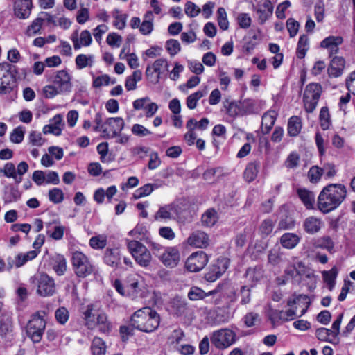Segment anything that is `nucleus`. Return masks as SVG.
<instances>
[{
	"label": "nucleus",
	"mask_w": 355,
	"mask_h": 355,
	"mask_svg": "<svg viewBox=\"0 0 355 355\" xmlns=\"http://www.w3.org/2000/svg\"><path fill=\"white\" fill-rule=\"evenodd\" d=\"M334 245L332 239L328 236L321 237L317 241V247L326 249L329 252L333 250Z\"/></svg>",
	"instance_id": "53"
},
{
	"label": "nucleus",
	"mask_w": 355,
	"mask_h": 355,
	"mask_svg": "<svg viewBox=\"0 0 355 355\" xmlns=\"http://www.w3.org/2000/svg\"><path fill=\"white\" fill-rule=\"evenodd\" d=\"M297 194L302 202L307 209L313 208L315 202V195L313 192L305 189H298Z\"/></svg>",
	"instance_id": "30"
},
{
	"label": "nucleus",
	"mask_w": 355,
	"mask_h": 355,
	"mask_svg": "<svg viewBox=\"0 0 355 355\" xmlns=\"http://www.w3.org/2000/svg\"><path fill=\"white\" fill-rule=\"evenodd\" d=\"M208 262L207 254L202 252L192 253L187 259L185 267L187 270L196 272L201 270Z\"/></svg>",
	"instance_id": "12"
},
{
	"label": "nucleus",
	"mask_w": 355,
	"mask_h": 355,
	"mask_svg": "<svg viewBox=\"0 0 355 355\" xmlns=\"http://www.w3.org/2000/svg\"><path fill=\"white\" fill-rule=\"evenodd\" d=\"M347 189L341 184H330L324 187L318 198V209L328 213L337 208L345 200Z\"/></svg>",
	"instance_id": "1"
},
{
	"label": "nucleus",
	"mask_w": 355,
	"mask_h": 355,
	"mask_svg": "<svg viewBox=\"0 0 355 355\" xmlns=\"http://www.w3.org/2000/svg\"><path fill=\"white\" fill-rule=\"evenodd\" d=\"M320 121L321 128L324 130L329 129L331 125V121L329 110L327 107H323L321 108L320 112Z\"/></svg>",
	"instance_id": "46"
},
{
	"label": "nucleus",
	"mask_w": 355,
	"mask_h": 355,
	"mask_svg": "<svg viewBox=\"0 0 355 355\" xmlns=\"http://www.w3.org/2000/svg\"><path fill=\"white\" fill-rule=\"evenodd\" d=\"M171 307L173 313L178 317L189 318L191 310L188 306L187 300L180 297H175L171 301Z\"/></svg>",
	"instance_id": "15"
},
{
	"label": "nucleus",
	"mask_w": 355,
	"mask_h": 355,
	"mask_svg": "<svg viewBox=\"0 0 355 355\" xmlns=\"http://www.w3.org/2000/svg\"><path fill=\"white\" fill-rule=\"evenodd\" d=\"M227 105H225L227 109V113L230 116H236L237 115L243 114V107H241V101H229L226 100Z\"/></svg>",
	"instance_id": "36"
},
{
	"label": "nucleus",
	"mask_w": 355,
	"mask_h": 355,
	"mask_svg": "<svg viewBox=\"0 0 355 355\" xmlns=\"http://www.w3.org/2000/svg\"><path fill=\"white\" fill-rule=\"evenodd\" d=\"M208 91L207 87H205L202 89H200L195 93L189 95L187 98V106L189 109L193 110L194 109L198 101L204 96H205L207 94Z\"/></svg>",
	"instance_id": "33"
},
{
	"label": "nucleus",
	"mask_w": 355,
	"mask_h": 355,
	"mask_svg": "<svg viewBox=\"0 0 355 355\" xmlns=\"http://www.w3.org/2000/svg\"><path fill=\"white\" fill-rule=\"evenodd\" d=\"M322 168H320L316 166H312L308 172V177L309 180L312 183L318 182L322 175Z\"/></svg>",
	"instance_id": "49"
},
{
	"label": "nucleus",
	"mask_w": 355,
	"mask_h": 355,
	"mask_svg": "<svg viewBox=\"0 0 355 355\" xmlns=\"http://www.w3.org/2000/svg\"><path fill=\"white\" fill-rule=\"evenodd\" d=\"M38 252L36 250H31L25 254L19 253L15 257V266L20 268L28 261L33 260L37 256Z\"/></svg>",
	"instance_id": "35"
},
{
	"label": "nucleus",
	"mask_w": 355,
	"mask_h": 355,
	"mask_svg": "<svg viewBox=\"0 0 355 355\" xmlns=\"http://www.w3.org/2000/svg\"><path fill=\"white\" fill-rule=\"evenodd\" d=\"M103 261L111 267H117L121 262V254L119 248H107L104 252Z\"/></svg>",
	"instance_id": "20"
},
{
	"label": "nucleus",
	"mask_w": 355,
	"mask_h": 355,
	"mask_svg": "<svg viewBox=\"0 0 355 355\" xmlns=\"http://www.w3.org/2000/svg\"><path fill=\"white\" fill-rule=\"evenodd\" d=\"M49 200L55 204L61 203L64 200V193L58 188H53L49 191Z\"/></svg>",
	"instance_id": "47"
},
{
	"label": "nucleus",
	"mask_w": 355,
	"mask_h": 355,
	"mask_svg": "<svg viewBox=\"0 0 355 355\" xmlns=\"http://www.w3.org/2000/svg\"><path fill=\"white\" fill-rule=\"evenodd\" d=\"M161 164V160L158 156V154L155 152L151 153L149 155V162L148 167L150 170H154L159 166Z\"/></svg>",
	"instance_id": "62"
},
{
	"label": "nucleus",
	"mask_w": 355,
	"mask_h": 355,
	"mask_svg": "<svg viewBox=\"0 0 355 355\" xmlns=\"http://www.w3.org/2000/svg\"><path fill=\"white\" fill-rule=\"evenodd\" d=\"M260 24H263L273 13V5L270 0H263L262 3L254 8Z\"/></svg>",
	"instance_id": "16"
},
{
	"label": "nucleus",
	"mask_w": 355,
	"mask_h": 355,
	"mask_svg": "<svg viewBox=\"0 0 355 355\" xmlns=\"http://www.w3.org/2000/svg\"><path fill=\"white\" fill-rule=\"evenodd\" d=\"M89 244L93 249H103L107 245V237L105 235L92 236L89 239Z\"/></svg>",
	"instance_id": "42"
},
{
	"label": "nucleus",
	"mask_w": 355,
	"mask_h": 355,
	"mask_svg": "<svg viewBox=\"0 0 355 355\" xmlns=\"http://www.w3.org/2000/svg\"><path fill=\"white\" fill-rule=\"evenodd\" d=\"M142 73L140 70L135 71L132 74L127 77L125 80V88L127 90H134L137 87V83L141 80Z\"/></svg>",
	"instance_id": "38"
},
{
	"label": "nucleus",
	"mask_w": 355,
	"mask_h": 355,
	"mask_svg": "<svg viewBox=\"0 0 355 355\" xmlns=\"http://www.w3.org/2000/svg\"><path fill=\"white\" fill-rule=\"evenodd\" d=\"M103 129V133L108 138L116 137L124 128V121L121 117H112L106 120Z\"/></svg>",
	"instance_id": "13"
},
{
	"label": "nucleus",
	"mask_w": 355,
	"mask_h": 355,
	"mask_svg": "<svg viewBox=\"0 0 355 355\" xmlns=\"http://www.w3.org/2000/svg\"><path fill=\"white\" fill-rule=\"evenodd\" d=\"M67 263L63 257H60L56 261L53 266V270L58 275H62L66 271Z\"/></svg>",
	"instance_id": "64"
},
{
	"label": "nucleus",
	"mask_w": 355,
	"mask_h": 355,
	"mask_svg": "<svg viewBox=\"0 0 355 355\" xmlns=\"http://www.w3.org/2000/svg\"><path fill=\"white\" fill-rule=\"evenodd\" d=\"M258 171L259 164L257 163L253 162L248 164L244 171V178L245 180L248 182L253 181L256 178Z\"/></svg>",
	"instance_id": "40"
},
{
	"label": "nucleus",
	"mask_w": 355,
	"mask_h": 355,
	"mask_svg": "<svg viewBox=\"0 0 355 355\" xmlns=\"http://www.w3.org/2000/svg\"><path fill=\"white\" fill-rule=\"evenodd\" d=\"M29 141L33 146H41L44 142L40 132L32 131L29 135Z\"/></svg>",
	"instance_id": "61"
},
{
	"label": "nucleus",
	"mask_w": 355,
	"mask_h": 355,
	"mask_svg": "<svg viewBox=\"0 0 355 355\" xmlns=\"http://www.w3.org/2000/svg\"><path fill=\"white\" fill-rule=\"evenodd\" d=\"M44 21V19L42 17L35 19L31 24L27 27L26 35L28 37H33V35L40 33Z\"/></svg>",
	"instance_id": "39"
},
{
	"label": "nucleus",
	"mask_w": 355,
	"mask_h": 355,
	"mask_svg": "<svg viewBox=\"0 0 355 355\" xmlns=\"http://www.w3.org/2000/svg\"><path fill=\"white\" fill-rule=\"evenodd\" d=\"M85 324L89 329L96 327L103 333H107L112 329V324L108 320L107 314L100 309L98 304H90L83 311Z\"/></svg>",
	"instance_id": "3"
},
{
	"label": "nucleus",
	"mask_w": 355,
	"mask_h": 355,
	"mask_svg": "<svg viewBox=\"0 0 355 355\" xmlns=\"http://www.w3.org/2000/svg\"><path fill=\"white\" fill-rule=\"evenodd\" d=\"M127 297L132 299L144 297L146 288L142 277L137 274H132L127 277Z\"/></svg>",
	"instance_id": "8"
},
{
	"label": "nucleus",
	"mask_w": 355,
	"mask_h": 355,
	"mask_svg": "<svg viewBox=\"0 0 355 355\" xmlns=\"http://www.w3.org/2000/svg\"><path fill=\"white\" fill-rule=\"evenodd\" d=\"M168 62L166 59L159 58L156 60L152 64V66H148L146 69V74L150 75V69H153V72L157 73V82L161 78V74L165 71H168Z\"/></svg>",
	"instance_id": "22"
},
{
	"label": "nucleus",
	"mask_w": 355,
	"mask_h": 355,
	"mask_svg": "<svg viewBox=\"0 0 355 355\" xmlns=\"http://www.w3.org/2000/svg\"><path fill=\"white\" fill-rule=\"evenodd\" d=\"M146 233L147 230L145 226L137 225L133 230L129 232L128 234L135 239H142L146 235Z\"/></svg>",
	"instance_id": "51"
},
{
	"label": "nucleus",
	"mask_w": 355,
	"mask_h": 355,
	"mask_svg": "<svg viewBox=\"0 0 355 355\" xmlns=\"http://www.w3.org/2000/svg\"><path fill=\"white\" fill-rule=\"evenodd\" d=\"M46 327V321L39 313L34 314L28 321L26 326V333L28 336L34 343H39L44 334Z\"/></svg>",
	"instance_id": "10"
},
{
	"label": "nucleus",
	"mask_w": 355,
	"mask_h": 355,
	"mask_svg": "<svg viewBox=\"0 0 355 355\" xmlns=\"http://www.w3.org/2000/svg\"><path fill=\"white\" fill-rule=\"evenodd\" d=\"M16 67L8 63L0 64V93H10L16 85Z\"/></svg>",
	"instance_id": "5"
},
{
	"label": "nucleus",
	"mask_w": 355,
	"mask_h": 355,
	"mask_svg": "<svg viewBox=\"0 0 355 355\" xmlns=\"http://www.w3.org/2000/svg\"><path fill=\"white\" fill-rule=\"evenodd\" d=\"M208 235L202 231L193 232L187 240L188 245L199 248H206L209 245Z\"/></svg>",
	"instance_id": "18"
},
{
	"label": "nucleus",
	"mask_w": 355,
	"mask_h": 355,
	"mask_svg": "<svg viewBox=\"0 0 355 355\" xmlns=\"http://www.w3.org/2000/svg\"><path fill=\"white\" fill-rule=\"evenodd\" d=\"M185 13L189 17H195L200 12V8L191 1H188L185 4Z\"/></svg>",
	"instance_id": "52"
},
{
	"label": "nucleus",
	"mask_w": 355,
	"mask_h": 355,
	"mask_svg": "<svg viewBox=\"0 0 355 355\" xmlns=\"http://www.w3.org/2000/svg\"><path fill=\"white\" fill-rule=\"evenodd\" d=\"M221 275L220 268L218 266H212L209 270L205 274V278L207 282H215Z\"/></svg>",
	"instance_id": "48"
},
{
	"label": "nucleus",
	"mask_w": 355,
	"mask_h": 355,
	"mask_svg": "<svg viewBox=\"0 0 355 355\" xmlns=\"http://www.w3.org/2000/svg\"><path fill=\"white\" fill-rule=\"evenodd\" d=\"M338 273V271L336 267H333L330 270H324L322 272L323 279L327 283L330 291H332L335 286L336 279L337 277Z\"/></svg>",
	"instance_id": "34"
},
{
	"label": "nucleus",
	"mask_w": 355,
	"mask_h": 355,
	"mask_svg": "<svg viewBox=\"0 0 355 355\" xmlns=\"http://www.w3.org/2000/svg\"><path fill=\"white\" fill-rule=\"evenodd\" d=\"M129 252L135 261L141 267H148L152 260V256L148 248L141 243L135 240L126 239Z\"/></svg>",
	"instance_id": "6"
},
{
	"label": "nucleus",
	"mask_w": 355,
	"mask_h": 355,
	"mask_svg": "<svg viewBox=\"0 0 355 355\" xmlns=\"http://www.w3.org/2000/svg\"><path fill=\"white\" fill-rule=\"evenodd\" d=\"M299 241V236L293 233H285L280 238V243L284 248L287 249L295 248Z\"/></svg>",
	"instance_id": "31"
},
{
	"label": "nucleus",
	"mask_w": 355,
	"mask_h": 355,
	"mask_svg": "<svg viewBox=\"0 0 355 355\" xmlns=\"http://www.w3.org/2000/svg\"><path fill=\"white\" fill-rule=\"evenodd\" d=\"M286 26L289 33L290 37H293L298 32L300 24L298 21L293 18H289L286 21Z\"/></svg>",
	"instance_id": "56"
},
{
	"label": "nucleus",
	"mask_w": 355,
	"mask_h": 355,
	"mask_svg": "<svg viewBox=\"0 0 355 355\" xmlns=\"http://www.w3.org/2000/svg\"><path fill=\"white\" fill-rule=\"evenodd\" d=\"M94 62V56L91 54H79L75 59V63L78 69L86 67H92Z\"/></svg>",
	"instance_id": "28"
},
{
	"label": "nucleus",
	"mask_w": 355,
	"mask_h": 355,
	"mask_svg": "<svg viewBox=\"0 0 355 355\" xmlns=\"http://www.w3.org/2000/svg\"><path fill=\"white\" fill-rule=\"evenodd\" d=\"M37 280V293L43 297L51 296L55 291L54 280L45 273L40 274L35 277Z\"/></svg>",
	"instance_id": "11"
},
{
	"label": "nucleus",
	"mask_w": 355,
	"mask_h": 355,
	"mask_svg": "<svg viewBox=\"0 0 355 355\" xmlns=\"http://www.w3.org/2000/svg\"><path fill=\"white\" fill-rule=\"evenodd\" d=\"M0 172L3 173L4 175L8 178H14L17 182H21V178L17 177L16 168L15 165L11 162L6 163L4 165L3 168L0 170Z\"/></svg>",
	"instance_id": "44"
},
{
	"label": "nucleus",
	"mask_w": 355,
	"mask_h": 355,
	"mask_svg": "<svg viewBox=\"0 0 355 355\" xmlns=\"http://www.w3.org/2000/svg\"><path fill=\"white\" fill-rule=\"evenodd\" d=\"M246 277L252 282V284H256L261 277V272L259 269L249 268L245 273Z\"/></svg>",
	"instance_id": "58"
},
{
	"label": "nucleus",
	"mask_w": 355,
	"mask_h": 355,
	"mask_svg": "<svg viewBox=\"0 0 355 355\" xmlns=\"http://www.w3.org/2000/svg\"><path fill=\"white\" fill-rule=\"evenodd\" d=\"M343 42L341 36H329L320 42V47L328 49L330 57H333L339 52V46Z\"/></svg>",
	"instance_id": "17"
},
{
	"label": "nucleus",
	"mask_w": 355,
	"mask_h": 355,
	"mask_svg": "<svg viewBox=\"0 0 355 355\" xmlns=\"http://www.w3.org/2000/svg\"><path fill=\"white\" fill-rule=\"evenodd\" d=\"M106 41L110 46L119 47L122 42V37L116 33H112L107 35Z\"/></svg>",
	"instance_id": "60"
},
{
	"label": "nucleus",
	"mask_w": 355,
	"mask_h": 355,
	"mask_svg": "<svg viewBox=\"0 0 355 355\" xmlns=\"http://www.w3.org/2000/svg\"><path fill=\"white\" fill-rule=\"evenodd\" d=\"M33 4L15 1L14 6L15 15L19 19L28 18L31 12Z\"/></svg>",
	"instance_id": "25"
},
{
	"label": "nucleus",
	"mask_w": 355,
	"mask_h": 355,
	"mask_svg": "<svg viewBox=\"0 0 355 355\" xmlns=\"http://www.w3.org/2000/svg\"><path fill=\"white\" fill-rule=\"evenodd\" d=\"M322 93V87L318 83L309 84L304 90L303 101L304 109L307 112H312L315 109Z\"/></svg>",
	"instance_id": "7"
},
{
	"label": "nucleus",
	"mask_w": 355,
	"mask_h": 355,
	"mask_svg": "<svg viewBox=\"0 0 355 355\" xmlns=\"http://www.w3.org/2000/svg\"><path fill=\"white\" fill-rule=\"evenodd\" d=\"M71 262L75 273L79 277H85L93 270L92 265L88 257L82 252H74L72 254Z\"/></svg>",
	"instance_id": "9"
},
{
	"label": "nucleus",
	"mask_w": 355,
	"mask_h": 355,
	"mask_svg": "<svg viewBox=\"0 0 355 355\" xmlns=\"http://www.w3.org/2000/svg\"><path fill=\"white\" fill-rule=\"evenodd\" d=\"M69 73L65 70H60L51 77L52 85L43 88L46 98H52L58 94L69 93L71 91L72 83Z\"/></svg>",
	"instance_id": "4"
},
{
	"label": "nucleus",
	"mask_w": 355,
	"mask_h": 355,
	"mask_svg": "<svg viewBox=\"0 0 355 355\" xmlns=\"http://www.w3.org/2000/svg\"><path fill=\"white\" fill-rule=\"evenodd\" d=\"M236 334L230 329H223V347H227L236 342Z\"/></svg>",
	"instance_id": "50"
},
{
	"label": "nucleus",
	"mask_w": 355,
	"mask_h": 355,
	"mask_svg": "<svg viewBox=\"0 0 355 355\" xmlns=\"http://www.w3.org/2000/svg\"><path fill=\"white\" fill-rule=\"evenodd\" d=\"M275 223L271 219L264 220L260 225L259 231L263 238L268 236L273 230Z\"/></svg>",
	"instance_id": "45"
},
{
	"label": "nucleus",
	"mask_w": 355,
	"mask_h": 355,
	"mask_svg": "<svg viewBox=\"0 0 355 355\" xmlns=\"http://www.w3.org/2000/svg\"><path fill=\"white\" fill-rule=\"evenodd\" d=\"M24 137V132L20 128H15L10 135V141L15 144L21 143Z\"/></svg>",
	"instance_id": "63"
},
{
	"label": "nucleus",
	"mask_w": 355,
	"mask_h": 355,
	"mask_svg": "<svg viewBox=\"0 0 355 355\" xmlns=\"http://www.w3.org/2000/svg\"><path fill=\"white\" fill-rule=\"evenodd\" d=\"M92 355H105V343L99 337H95L91 345Z\"/></svg>",
	"instance_id": "37"
},
{
	"label": "nucleus",
	"mask_w": 355,
	"mask_h": 355,
	"mask_svg": "<svg viewBox=\"0 0 355 355\" xmlns=\"http://www.w3.org/2000/svg\"><path fill=\"white\" fill-rule=\"evenodd\" d=\"M154 15L152 11H147L143 17V21L139 28V32L144 35H150L154 27Z\"/></svg>",
	"instance_id": "24"
},
{
	"label": "nucleus",
	"mask_w": 355,
	"mask_h": 355,
	"mask_svg": "<svg viewBox=\"0 0 355 355\" xmlns=\"http://www.w3.org/2000/svg\"><path fill=\"white\" fill-rule=\"evenodd\" d=\"M309 45V38L306 35H303L300 37L297 48V56L298 58H303L306 53Z\"/></svg>",
	"instance_id": "43"
},
{
	"label": "nucleus",
	"mask_w": 355,
	"mask_h": 355,
	"mask_svg": "<svg viewBox=\"0 0 355 355\" xmlns=\"http://www.w3.org/2000/svg\"><path fill=\"white\" fill-rule=\"evenodd\" d=\"M216 292V290H213L209 293H206L199 287L192 286L188 292L187 297L191 301H196L203 300L207 296L212 295Z\"/></svg>",
	"instance_id": "29"
},
{
	"label": "nucleus",
	"mask_w": 355,
	"mask_h": 355,
	"mask_svg": "<svg viewBox=\"0 0 355 355\" xmlns=\"http://www.w3.org/2000/svg\"><path fill=\"white\" fill-rule=\"evenodd\" d=\"M237 22L241 28H248L252 23V19L248 13H240L237 16Z\"/></svg>",
	"instance_id": "55"
},
{
	"label": "nucleus",
	"mask_w": 355,
	"mask_h": 355,
	"mask_svg": "<svg viewBox=\"0 0 355 355\" xmlns=\"http://www.w3.org/2000/svg\"><path fill=\"white\" fill-rule=\"evenodd\" d=\"M160 316L150 307L146 306L136 311L130 318V324L135 329L150 333L159 326Z\"/></svg>",
	"instance_id": "2"
},
{
	"label": "nucleus",
	"mask_w": 355,
	"mask_h": 355,
	"mask_svg": "<svg viewBox=\"0 0 355 355\" xmlns=\"http://www.w3.org/2000/svg\"><path fill=\"white\" fill-rule=\"evenodd\" d=\"M71 40L73 48L77 50L82 46H88L92 42L91 33L87 30L83 31L78 37V31H76L71 35Z\"/></svg>",
	"instance_id": "19"
},
{
	"label": "nucleus",
	"mask_w": 355,
	"mask_h": 355,
	"mask_svg": "<svg viewBox=\"0 0 355 355\" xmlns=\"http://www.w3.org/2000/svg\"><path fill=\"white\" fill-rule=\"evenodd\" d=\"M302 129V121L300 117L297 116H291L288 122V134L291 137H296L300 132Z\"/></svg>",
	"instance_id": "32"
},
{
	"label": "nucleus",
	"mask_w": 355,
	"mask_h": 355,
	"mask_svg": "<svg viewBox=\"0 0 355 355\" xmlns=\"http://www.w3.org/2000/svg\"><path fill=\"white\" fill-rule=\"evenodd\" d=\"M159 259L165 266L175 268L180 260V251L177 247H167L159 257Z\"/></svg>",
	"instance_id": "14"
},
{
	"label": "nucleus",
	"mask_w": 355,
	"mask_h": 355,
	"mask_svg": "<svg viewBox=\"0 0 355 355\" xmlns=\"http://www.w3.org/2000/svg\"><path fill=\"white\" fill-rule=\"evenodd\" d=\"M166 48L172 56L176 55L180 51V44L177 40L171 39L166 42Z\"/></svg>",
	"instance_id": "54"
},
{
	"label": "nucleus",
	"mask_w": 355,
	"mask_h": 355,
	"mask_svg": "<svg viewBox=\"0 0 355 355\" xmlns=\"http://www.w3.org/2000/svg\"><path fill=\"white\" fill-rule=\"evenodd\" d=\"M218 220V216L217 214L216 211L210 208L208 209L201 217V223L202 225L205 227H212Z\"/></svg>",
	"instance_id": "27"
},
{
	"label": "nucleus",
	"mask_w": 355,
	"mask_h": 355,
	"mask_svg": "<svg viewBox=\"0 0 355 355\" xmlns=\"http://www.w3.org/2000/svg\"><path fill=\"white\" fill-rule=\"evenodd\" d=\"M345 67V60L343 57L334 56L331 60L328 67V73L330 76L338 77L341 75Z\"/></svg>",
	"instance_id": "21"
},
{
	"label": "nucleus",
	"mask_w": 355,
	"mask_h": 355,
	"mask_svg": "<svg viewBox=\"0 0 355 355\" xmlns=\"http://www.w3.org/2000/svg\"><path fill=\"white\" fill-rule=\"evenodd\" d=\"M322 225V223L320 219L311 216L304 220L303 226L307 233L313 234L320 231Z\"/></svg>",
	"instance_id": "26"
},
{
	"label": "nucleus",
	"mask_w": 355,
	"mask_h": 355,
	"mask_svg": "<svg viewBox=\"0 0 355 355\" xmlns=\"http://www.w3.org/2000/svg\"><path fill=\"white\" fill-rule=\"evenodd\" d=\"M55 316L57 321L63 324H64L69 319V312L67 309L64 307H60L56 310L55 313Z\"/></svg>",
	"instance_id": "59"
},
{
	"label": "nucleus",
	"mask_w": 355,
	"mask_h": 355,
	"mask_svg": "<svg viewBox=\"0 0 355 355\" xmlns=\"http://www.w3.org/2000/svg\"><path fill=\"white\" fill-rule=\"evenodd\" d=\"M158 188V186L153 184H146L143 187L137 189L134 193V198L139 199L150 195L155 189Z\"/></svg>",
	"instance_id": "41"
},
{
	"label": "nucleus",
	"mask_w": 355,
	"mask_h": 355,
	"mask_svg": "<svg viewBox=\"0 0 355 355\" xmlns=\"http://www.w3.org/2000/svg\"><path fill=\"white\" fill-rule=\"evenodd\" d=\"M317 338L320 341H330V336H332L331 329L326 328H319L315 331Z\"/></svg>",
	"instance_id": "57"
},
{
	"label": "nucleus",
	"mask_w": 355,
	"mask_h": 355,
	"mask_svg": "<svg viewBox=\"0 0 355 355\" xmlns=\"http://www.w3.org/2000/svg\"><path fill=\"white\" fill-rule=\"evenodd\" d=\"M277 117L274 110L266 112L262 116L261 130L263 134H268L273 127Z\"/></svg>",
	"instance_id": "23"
}]
</instances>
